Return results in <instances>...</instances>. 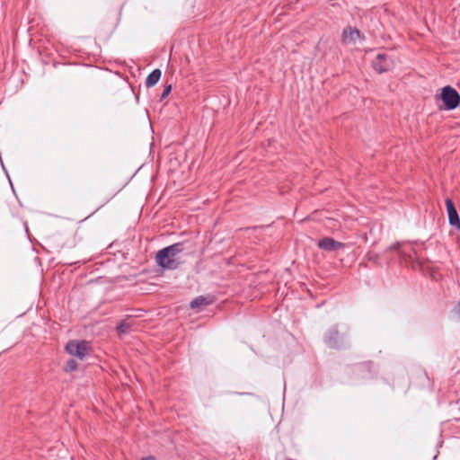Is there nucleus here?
Here are the masks:
<instances>
[{
  "mask_svg": "<svg viewBox=\"0 0 460 460\" xmlns=\"http://www.w3.org/2000/svg\"><path fill=\"white\" fill-rule=\"evenodd\" d=\"M182 251L183 246L181 243H173L160 250L156 253L155 261L160 267L164 269L174 270L177 268L175 256L181 253Z\"/></svg>",
  "mask_w": 460,
  "mask_h": 460,
  "instance_id": "1",
  "label": "nucleus"
},
{
  "mask_svg": "<svg viewBox=\"0 0 460 460\" xmlns=\"http://www.w3.org/2000/svg\"><path fill=\"white\" fill-rule=\"evenodd\" d=\"M66 350L71 356L76 357L77 358L83 360L89 353L90 345L89 342L85 341L72 340L67 342Z\"/></svg>",
  "mask_w": 460,
  "mask_h": 460,
  "instance_id": "2",
  "label": "nucleus"
},
{
  "mask_svg": "<svg viewBox=\"0 0 460 460\" xmlns=\"http://www.w3.org/2000/svg\"><path fill=\"white\" fill-rule=\"evenodd\" d=\"M441 99L447 110H454L460 104V95L457 91L447 85L442 88Z\"/></svg>",
  "mask_w": 460,
  "mask_h": 460,
  "instance_id": "3",
  "label": "nucleus"
},
{
  "mask_svg": "<svg viewBox=\"0 0 460 460\" xmlns=\"http://www.w3.org/2000/svg\"><path fill=\"white\" fill-rule=\"evenodd\" d=\"M344 337L340 333L337 327L329 329L324 335L325 344L332 349H340L343 345Z\"/></svg>",
  "mask_w": 460,
  "mask_h": 460,
  "instance_id": "4",
  "label": "nucleus"
},
{
  "mask_svg": "<svg viewBox=\"0 0 460 460\" xmlns=\"http://www.w3.org/2000/svg\"><path fill=\"white\" fill-rule=\"evenodd\" d=\"M373 68L379 74L387 72L394 67L393 59L386 54H378L372 62Z\"/></svg>",
  "mask_w": 460,
  "mask_h": 460,
  "instance_id": "5",
  "label": "nucleus"
},
{
  "mask_svg": "<svg viewBox=\"0 0 460 460\" xmlns=\"http://www.w3.org/2000/svg\"><path fill=\"white\" fill-rule=\"evenodd\" d=\"M364 36L361 32L351 26L344 28L341 34V42L345 45L356 44L358 40H363Z\"/></svg>",
  "mask_w": 460,
  "mask_h": 460,
  "instance_id": "6",
  "label": "nucleus"
},
{
  "mask_svg": "<svg viewBox=\"0 0 460 460\" xmlns=\"http://www.w3.org/2000/svg\"><path fill=\"white\" fill-rule=\"evenodd\" d=\"M317 246L327 252H334L345 247V243L338 242L331 237H324L318 241Z\"/></svg>",
  "mask_w": 460,
  "mask_h": 460,
  "instance_id": "7",
  "label": "nucleus"
},
{
  "mask_svg": "<svg viewBox=\"0 0 460 460\" xmlns=\"http://www.w3.org/2000/svg\"><path fill=\"white\" fill-rule=\"evenodd\" d=\"M446 207H447V210L449 224L452 226H455L459 229L460 228V219H459L457 211L455 208V204L451 199H446Z\"/></svg>",
  "mask_w": 460,
  "mask_h": 460,
  "instance_id": "8",
  "label": "nucleus"
},
{
  "mask_svg": "<svg viewBox=\"0 0 460 460\" xmlns=\"http://www.w3.org/2000/svg\"><path fill=\"white\" fill-rule=\"evenodd\" d=\"M133 319L128 318L120 322L117 326V331L119 336L127 334L130 332L133 326Z\"/></svg>",
  "mask_w": 460,
  "mask_h": 460,
  "instance_id": "9",
  "label": "nucleus"
},
{
  "mask_svg": "<svg viewBox=\"0 0 460 460\" xmlns=\"http://www.w3.org/2000/svg\"><path fill=\"white\" fill-rule=\"evenodd\" d=\"M212 302H213V300L209 296H199L194 298L190 302V305L191 308H199V307L210 305V304H212Z\"/></svg>",
  "mask_w": 460,
  "mask_h": 460,
  "instance_id": "10",
  "label": "nucleus"
},
{
  "mask_svg": "<svg viewBox=\"0 0 460 460\" xmlns=\"http://www.w3.org/2000/svg\"><path fill=\"white\" fill-rule=\"evenodd\" d=\"M161 75L162 72L160 69L153 70L146 79V86L149 88L156 84L161 77Z\"/></svg>",
  "mask_w": 460,
  "mask_h": 460,
  "instance_id": "11",
  "label": "nucleus"
},
{
  "mask_svg": "<svg viewBox=\"0 0 460 460\" xmlns=\"http://www.w3.org/2000/svg\"><path fill=\"white\" fill-rule=\"evenodd\" d=\"M77 367H78L77 362L75 359H69L66 362L65 370L66 372H72V371H75L77 368Z\"/></svg>",
  "mask_w": 460,
  "mask_h": 460,
  "instance_id": "12",
  "label": "nucleus"
},
{
  "mask_svg": "<svg viewBox=\"0 0 460 460\" xmlns=\"http://www.w3.org/2000/svg\"><path fill=\"white\" fill-rule=\"evenodd\" d=\"M172 91V85L171 84H168V85H165L164 88V91L161 94V101L164 100L171 93Z\"/></svg>",
  "mask_w": 460,
  "mask_h": 460,
  "instance_id": "13",
  "label": "nucleus"
},
{
  "mask_svg": "<svg viewBox=\"0 0 460 460\" xmlns=\"http://www.w3.org/2000/svg\"><path fill=\"white\" fill-rule=\"evenodd\" d=\"M367 259H368V261H374V262H376V261H377L378 256H377L376 254L368 253V254H367Z\"/></svg>",
  "mask_w": 460,
  "mask_h": 460,
  "instance_id": "14",
  "label": "nucleus"
},
{
  "mask_svg": "<svg viewBox=\"0 0 460 460\" xmlns=\"http://www.w3.org/2000/svg\"><path fill=\"white\" fill-rule=\"evenodd\" d=\"M455 313L460 316V302L457 304L456 307L455 308Z\"/></svg>",
  "mask_w": 460,
  "mask_h": 460,
  "instance_id": "15",
  "label": "nucleus"
},
{
  "mask_svg": "<svg viewBox=\"0 0 460 460\" xmlns=\"http://www.w3.org/2000/svg\"><path fill=\"white\" fill-rule=\"evenodd\" d=\"M398 247H399V243H395V244L392 245L389 249L395 250V249H398Z\"/></svg>",
  "mask_w": 460,
  "mask_h": 460,
  "instance_id": "16",
  "label": "nucleus"
}]
</instances>
